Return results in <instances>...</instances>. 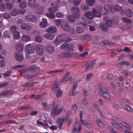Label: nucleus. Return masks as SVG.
I'll return each instance as SVG.
<instances>
[{
	"label": "nucleus",
	"instance_id": "obj_18",
	"mask_svg": "<svg viewBox=\"0 0 133 133\" xmlns=\"http://www.w3.org/2000/svg\"><path fill=\"white\" fill-rule=\"evenodd\" d=\"M125 14L128 17H130L133 15V14L131 10L129 9H127L125 10Z\"/></svg>",
	"mask_w": 133,
	"mask_h": 133
},
{
	"label": "nucleus",
	"instance_id": "obj_11",
	"mask_svg": "<svg viewBox=\"0 0 133 133\" xmlns=\"http://www.w3.org/2000/svg\"><path fill=\"white\" fill-rule=\"evenodd\" d=\"M62 36H58L54 40V42L55 44L58 45L59 43L63 42Z\"/></svg>",
	"mask_w": 133,
	"mask_h": 133
},
{
	"label": "nucleus",
	"instance_id": "obj_33",
	"mask_svg": "<svg viewBox=\"0 0 133 133\" xmlns=\"http://www.w3.org/2000/svg\"><path fill=\"white\" fill-rule=\"evenodd\" d=\"M2 17L5 19H9L10 18L11 16L9 14L5 12L2 14Z\"/></svg>",
	"mask_w": 133,
	"mask_h": 133
},
{
	"label": "nucleus",
	"instance_id": "obj_42",
	"mask_svg": "<svg viewBox=\"0 0 133 133\" xmlns=\"http://www.w3.org/2000/svg\"><path fill=\"white\" fill-rule=\"evenodd\" d=\"M121 101L123 103L125 104L126 105H130V103L129 101L125 99H122Z\"/></svg>",
	"mask_w": 133,
	"mask_h": 133
},
{
	"label": "nucleus",
	"instance_id": "obj_26",
	"mask_svg": "<svg viewBox=\"0 0 133 133\" xmlns=\"http://www.w3.org/2000/svg\"><path fill=\"white\" fill-rule=\"evenodd\" d=\"M100 11L101 13L104 15L107 14H108V10L105 8V5L104 8H102L100 9Z\"/></svg>",
	"mask_w": 133,
	"mask_h": 133
},
{
	"label": "nucleus",
	"instance_id": "obj_48",
	"mask_svg": "<svg viewBox=\"0 0 133 133\" xmlns=\"http://www.w3.org/2000/svg\"><path fill=\"white\" fill-rule=\"evenodd\" d=\"M123 124H122V125L124 126L127 129H129L130 130H131V128L129 126V125L126 123L125 122H123Z\"/></svg>",
	"mask_w": 133,
	"mask_h": 133
},
{
	"label": "nucleus",
	"instance_id": "obj_58",
	"mask_svg": "<svg viewBox=\"0 0 133 133\" xmlns=\"http://www.w3.org/2000/svg\"><path fill=\"white\" fill-rule=\"evenodd\" d=\"M105 23L108 26L110 27L111 26L112 24V22L109 20H107L106 21Z\"/></svg>",
	"mask_w": 133,
	"mask_h": 133
},
{
	"label": "nucleus",
	"instance_id": "obj_50",
	"mask_svg": "<svg viewBox=\"0 0 133 133\" xmlns=\"http://www.w3.org/2000/svg\"><path fill=\"white\" fill-rule=\"evenodd\" d=\"M35 39L36 41L40 43L42 39L41 37L37 36L35 38Z\"/></svg>",
	"mask_w": 133,
	"mask_h": 133
},
{
	"label": "nucleus",
	"instance_id": "obj_49",
	"mask_svg": "<svg viewBox=\"0 0 133 133\" xmlns=\"http://www.w3.org/2000/svg\"><path fill=\"white\" fill-rule=\"evenodd\" d=\"M47 51L49 52H51L54 50V48L53 47L49 46L46 48Z\"/></svg>",
	"mask_w": 133,
	"mask_h": 133
},
{
	"label": "nucleus",
	"instance_id": "obj_12",
	"mask_svg": "<svg viewBox=\"0 0 133 133\" xmlns=\"http://www.w3.org/2000/svg\"><path fill=\"white\" fill-rule=\"evenodd\" d=\"M92 12L94 17L95 16L97 17H99L101 16V14L99 11L95 8L92 9Z\"/></svg>",
	"mask_w": 133,
	"mask_h": 133
},
{
	"label": "nucleus",
	"instance_id": "obj_57",
	"mask_svg": "<svg viewBox=\"0 0 133 133\" xmlns=\"http://www.w3.org/2000/svg\"><path fill=\"white\" fill-rule=\"evenodd\" d=\"M56 15L58 18H62L63 17V14L60 12H57L56 13Z\"/></svg>",
	"mask_w": 133,
	"mask_h": 133
},
{
	"label": "nucleus",
	"instance_id": "obj_28",
	"mask_svg": "<svg viewBox=\"0 0 133 133\" xmlns=\"http://www.w3.org/2000/svg\"><path fill=\"white\" fill-rule=\"evenodd\" d=\"M72 13H77L79 12V8L77 6H73L71 8Z\"/></svg>",
	"mask_w": 133,
	"mask_h": 133
},
{
	"label": "nucleus",
	"instance_id": "obj_61",
	"mask_svg": "<svg viewBox=\"0 0 133 133\" xmlns=\"http://www.w3.org/2000/svg\"><path fill=\"white\" fill-rule=\"evenodd\" d=\"M125 109L128 111L131 112H133V109L129 106H126L125 107Z\"/></svg>",
	"mask_w": 133,
	"mask_h": 133
},
{
	"label": "nucleus",
	"instance_id": "obj_27",
	"mask_svg": "<svg viewBox=\"0 0 133 133\" xmlns=\"http://www.w3.org/2000/svg\"><path fill=\"white\" fill-rule=\"evenodd\" d=\"M57 10V7H55L54 6H51L50 7L49 9V11L51 13H55Z\"/></svg>",
	"mask_w": 133,
	"mask_h": 133
},
{
	"label": "nucleus",
	"instance_id": "obj_43",
	"mask_svg": "<svg viewBox=\"0 0 133 133\" xmlns=\"http://www.w3.org/2000/svg\"><path fill=\"white\" fill-rule=\"evenodd\" d=\"M62 49H65L69 47V44L68 43H65L62 44L60 46Z\"/></svg>",
	"mask_w": 133,
	"mask_h": 133
},
{
	"label": "nucleus",
	"instance_id": "obj_63",
	"mask_svg": "<svg viewBox=\"0 0 133 133\" xmlns=\"http://www.w3.org/2000/svg\"><path fill=\"white\" fill-rule=\"evenodd\" d=\"M5 9L4 4L3 3H1L0 4V10L2 11H4Z\"/></svg>",
	"mask_w": 133,
	"mask_h": 133
},
{
	"label": "nucleus",
	"instance_id": "obj_19",
	"mask_svg": "<svg viewBox=\"0 0 133 133\" xmlns=\"http://www.w3.org/2000/svg\"><path fill=\"white\" fill-rule=\"evenodd\" d=\"M111 124L114 127L117 129L119 130L122 131L123 130L122 128L120 126L118 123L113 122L111 123Z\"/></svg>",
	"mask_w": 133,
	"mask_h": 133
},
{
	"label": "nucleus",
	"instance_id": "obj_44",
	"mask_svg": "<svg viewBox=\"0 0 133 133\" xmlns=\"http://www.w3.org/2000/svg\"><path fill=\"white\" fill-rule=\"evenodd\" d=\"M121 20L123 22L127 23H130L131 22V20L130 19L124 17L122 18Z\"/></svg>",
	"mask_w": 133,
	"mask_h": 133
},
{
	"label": "nucleus",
	"instance_id": "obj_35",
	"mask_svg": "<svg viewBox=\"0 0 133 133\" xmlns=\"http://www.w3.org/2000/svg\"><path fill=\"white\" fill-rule=\"evenodd\" d=\"M44 8L43 7H41L37 9L36 13L39 15L41 14L44 11Z\"/></svg>",
	"mask_w": 133,
	"mask_h": 133
},
{
	"label": "nucleus",
	"instance_id": "obj_10",
	"mask_svg": "<svg viewBox=\"0 0 133 133\" xmlns=\"http://www.w3.org/2000/svg\"><path fill=\"white\" fill-rule=\"evenodd\" d=\"M102 96L108 101H111L112 100V96L108 92L104 93V94H102Z\"/></svg>",
	"mask_w": 133,
	"mask_h": 133
},
{
	"label": "nucleus",
	"instance_id": "obj_8",
	"mask_svg": "<svg viewBox=\"0 0 133 133\" xmlns=\"http://www.w3.org/2000/svg\"><path fill=\"white\" fill-rule=\"evenodd\" d=\"M14 56L15 59L17 61H21L23 59V56L20 53H15Z\"/></svg>",
	"mask_w": 133,
	"mask_h": 133
},
{
	"label": "nucleus",
	"instance_id": "obj_6",
	"mask_svg": "<svg viewBox=\"0 0 133 133\" xmlns=\"http://www.w3.org/2000/svg\"><path fill=\"white\" fill-rule=\"evenodd\" d=\"M61 27L63 30H68L69 26L68 23L64 19H62V23L61 24Z\"/></svg>",
	"mask_w": 133,
	"mask_h": 133
},
{
	"label": "nucleus",
	"instance_id": "obj_59",
	"mask_svg": "<svg viewBox=\"0 0 133 133\" xmlns=\"http://www.w3.org/2000/svg\"><path fill=\"white\" fill-rule=\"evenodd\" d=\"M26 12V10L24 9H21L18 11V13L20 14H23Z\"/></svg>",
	"mask_w": 133,
	"mask_h": 133
},
{
	"label": "nucleus",
	"instance_id": "obj_20",
	"mask_svg": "<svg viewBox=\"0 0 133 133\" xmlns=\"http://www.w3.org/2000/svg\"><path fill=\"white\" fill-rule=\"evenodd\" d=\"M108 90L106 88L104 87H102L100 88L99 91V94H100L101 92L102 93V94H104V93L108 92Z\"/></svg>",
	"mask_w": 133,
	"mask_h": 133
},
{
	"label": "nucleus",
	"instance_id": "obj_9",
	"mask_svg": "<svg viewBox=\"0 0 133 133\" xmlns=\"http://www.w3.org/2000/svg\"><path fill=\"white\" fill-rule=\"evenodd\" d=\"M84 16L88 19L91 20L94 18L93 14L92 12L88 11L84 14Z\"/></svg>",
	"mask_w": 133,
	"mask_h": 133
},
{
	"label": "nucleus",
	"instance_id": "obj_41",
	"mask_svg": "<svg viewBox=\"0 0 133 133\" xmlns=\"http://www.w3.org/2000/svg\"><path fill=\"white\" fill-rule=\"evenodd\" d=\"M28 68L29 69L32 70H35L36 69L38 70H39V68L35 65H32L31 66H30Z\"/></svg>",
	"mask_w": 133,
	"mask_h": 133
},
{
	"label": "nucleus",
	"instance_id": "obj_46",
	"mask_svg": "<svg viewBox=\"0 0 133 133\" xmlns=\"http://www.w3.org/2000/svg\"><path fill=\"white\" fill-rule=\"evenodd\" d=\"M62 41L63 42H69L71 41V39L69 37H65L64 38L62 37Z\"/></svg>",
	"mask_w": 133,
	"mask_h": 133
},
{
	"label": "nucleus",
	"instance_id": "obj_22",
	"mask_svg": "<svg viewBox=\"0 0 133 133\" xmlns=\"http://www.w3.org/2000/svg\"><path fill=\"white\" fill-rule=\"evenodd\" d=\"M85 2L88 5L91 6L95 4V0H85Z\"/></svg>",
	"mask_w": 133,
	"mask_h": 133
},
{
	"label": "nucleus",
	"instance_id": "obj_47",
	"mask_svg": "<svg viewBox=\"0 0 133 133\" xmlns=\"http://www.w3.org/2000/svg\"><path fill=\"white\" fill-rule=\"evenodd\" d=\"M72 15L75 19L78 18L80 16L79 12L77 13H72Z\"/></svg>",
	"mask_w": 133,
	"mask_h": 133
},
{
	"label": "nucleus",
	"instance_id": "obj_60",
	"mask_svg": "<svg viewBox=\"0 0 133 133\" xmlns=\"http://www.w3.org/2000/svg\"><path fill=\"white\" fill-rule=\"evenodd\" d=\"M11 71H9L4 74H2L3 75V77H8L11 74Z\"/></svg>",
	"mask_w": 133,
	"mask_h": 133
},
{
	"label": "nucleus",
	"instance_id": "obj_56",
	"mask_svg": "<svg viewBox=\"0 0 133 133\" xmlns=\"http://www.w3.org/2000/svg\"><path fill=\"white\" fill-rule=\"evenodd\" d=\"M64 121V118H62L61 119H58L57 120L58 124L61 125L63 123Z\"/></svg>",
	"mask_w": 133,
	"mask_h": 133
},
{
	"label": "nucleus",
	"instance_id": "obj_34",
	"mask_svg": "<svg viewBox=\"0 0 133 133\" xmlns=\"http://www.w3.org/2000/svg\"><path fill=\"white\" fill-rule=\"evenodd\" d=\"M41 96L40 95H36L34 94L31 95L29 96L30 98H34L36 99H38L41 98Z\"/></svg>",
	"mask_w": 133,
	"mask_h": 133
},
{
	"label": "nucleus",
	"instance_id": "obj_21",
	"mask_svg": "<svg viewBox=\"0 0 133 133\" xmlns=\"http://www.w3.org/2000/svg\"><path fill=\"white\" fill-rule=\"evenodd\" d=\"M62 19H58L56 20L54 19L53 22H54L56 25L59 26H61V24L62 23Z\"/></svg>",
	"mask_w": 133,
	"mask_h": 133
},
{
	"label": "nucleus",
	"instance_id": "obj_53",
	"mask_svg": "<svg viewBox=\"0 0 133 133\" xmlns=\"http://www.w3.org/2000/svg\"><path fill=\"white\" fill-rule=\"evenodd\" d=\"M45 15L48 17L51 18H54L55 16L54 14L50 13H46L45 14Z\"/></svg>",
	"mask_w": 133,
	"mask_h": 133
},
{
	"label": "nucleus",
	"instance_id": "obj_62",
	"mask_svg": "<svg viewBox=\"0 0 133 133\" xmlns=\"http://www.w3.org/2000/svg\"><path fill=\"white\" fill-rule=\"evenodd\" d=\"M93 74L92 73H90L88 74L87 75L86 79L87 80H89L91 78V77L93 76Z\"/></svg>",
	"mask_w": 133,
	"mask_h": 133
},
{
	"label": "nucleus",
	"instance_id": "obj_5",
	"mask_svg": "<svg viewBox=\"0 0 133 133\" xmlns=\"http://www.w3.org/2000/svg\"><path fill=\"white\" fill-rule=\"evenodd\" d=\"M25 19L32 22H34L37 19V17L35 15H29L25 16Z\"/></svg>",
	"mask_w": 133,
	"mask_h": 133
},
{
	"label": "nucleus",
	"instance_id": "obj_54",
	"mask_svg": "<svg viewBox=\"0 0 133 133\" xmlns=\"http://www.w3.org/2000/svg\"><path fill=\"white\" fill-rule=\"evenodd\" d=\"M6 7L8 10H10L12 8V4L10 3H8L6 4Z\"/></svg>",
	"mask_w": 133,
	"mask_h": 133
},
{
	"label": "nucleus",
	"instance_id": "obj_16",
	"mask_svg": "<svg viewBox=\"0 0 133 133\" xmlns=\"http://www.w3.org/2000/svg\"><path fill=\"white\" fill-rule=\"evenodd\" d=\"M43 36L45 38L49 40H52L54 38L55 36L53 34L47 33L43 34Z\"/></svg>",
	"mask_w": 133,
	"mask_h": 133
},
{
	"label": "nucleus",
	"instance_id": "obj_17",
	"mask_svg": "<svg viewBox=\"0 0 133 133\" xmlns=\"http://www.w3.org/2000/svg\"><path fill=\"white\" fill-rule=\"evenodd\" d=\"M47 32L50 33H54L56 32V28L53 26L49 27L46 29Z\"/></svg>",
	"mask_w": 133,
	"mask_h": 133
},
{
	"label": "nucleus",
	"instance_id": "obj_36",
	"mask_svg": "<svg viewBox=\"0 0 133 133\" xmlns=\"http://www.w3.org/2000/svg\"><path fill=\"white\" fill-rule=\"evenodd\" d=\"M114 8L115 11L118 12L122 9V7L118 5H116L114 6Z\"/></svg>",
	"mask_w": 133,
	"mask_h": 133
},
{
	"label": "nucleus",
	"instance_id": "obj_45",
	"mask_svg": "<svg viewBox=\"0 0 133 133\" xmlns=\"http://www.w3.org/2000/svg\"><path fill=\"white\" fill-rule=\"evenodd\" d=\"M96 121L99 126L102 127H105V125L102 123L100 120L97 119L96 120Z\"/></svg>",
	"mask_w": 133,
	"mask_h": 133
},
{
	"label": "nucleus",
	"instance_id": "obj_32",
	"mask_svg": "<svg viewBox=\"0 0 133 133\" xmlns=\"http://www.w3.org/2000/svg\"><path fill=\"white\" fill-rule=\"evenodd\" d=\"M18 11L15 8H14L11 10V14L12 16H15L17 15Z\"/></svg>",
	"mask_w": 133,
	"mask_h": 133
},
{
	"label": "nucleus",
	"instance_id": "obj_25",
	"mask_svg": "<svg viewBox=\"0 0 133 133\" xmlns=\"http://www.w3.org/2000/svg\"><path fill=\"white\" fill-rule=\"evenodd\" d=\"M100 28L104 32L106 31L107 30L106 25L104 23L101 24L100 26Z\"/></svg>",
	"mask_w": 133,
	"mask_h": 133
},
{
	"label": "nucleus",
	"instance_id": "obj_30",
	"mask_svg": "<svg viewBox=\"0 0 133 133\" xmlns=\"http://www.w3.org/2000/svg\"><path fill=\"white\" fill-rule=\"evenodd\" d=\"M105 8L108 10V12L109 11H110L112 13H113L114 12L113 10V6H110L108 5H105Z\"/></svg>",
	"mask_w": 133,
	"mask_h": 133
},
{
	"label": "nucleus",
	"instance_id": "obj_23",
	"mask_svg": "<svg viewBox=\"0 0 133 133\" xmlns=\"http://www.w3.org/2000/svg\"><path fill=\"white\" fill-rule=\"evenodd\" d=\"M81 123H82L83 124L86 125L88 128H90L91 127V125L90 123H88L87 121L85 120H83L81 119H80V120Z\"/></svg>",
	"mask_w": 133,
	"mask_h": 133
},
{
	"label": "nucleus",
	"instance_id": "obj_13",
	"mask_svg": "<svg viewBox=\"0 0 133 133\" xmlns=\"http://www.w3.org/2000/svg\"><path fill=\"white\" fill-rule=\"evenodd\" d=\"M21 27L22 29L26 31L29 30L31 29V27L30 26L25 23L22 24Z\"/></svg>",
	"mask_w": 133,
	"mask_h": 133
},
{
	"label": "nucleus",
	"instance_id": "obj_31",
	"mask_svg": "<svg viewBox=\"0 0 133 133\" xmlns=\"http://www.w3.org/2000/svg\"><path fill=\"white\" fill-rule=\"evenodd\" d=\"M76 32L78 34H81L84 31L83 28L79 26L76 27Z\"/></svg>",
	"mask_w": 133,
	"mask_h": 133
},
{
	"label": "nucleus",
	"instance_id": "obj_7",
	"mask_svg": "<svg viewBox=\"0 0 133 133\" xmlns=\"http://www.w3.org/2000/svg\"><path fill=\"white\" fill-rule=\"evenodd\" d=\"M24 44L21 42L17 43L15 45L16 50L18 52H21L23 50Z\"/></svg>",
	"mask_w": 133,
	"mask_h": 133
},
{
	"label": "nucleus",
	"instance_id": "obj_51",
	"mask_svg": "<svg viewBox=\"0 0 133 133\" xmlns=\"http://www.w3.org/2000/svg\"><path fill=\"white\" fill-rule=\"evenodd\" d=\"M71 108L73 110L75 113H76L77 109V107L76 105V104H74L71 105Z\"/></svg>",
	"mask_w": 133,
	"mask_h": 133
},
{
	"label": "nucleus",
	"instance_id": "obj_64",
	"mask_svg": "<svg viewBox=\"0 0 133 133\" xmlns=\"http://www.w3.org/2000/svg\"><path fill=\"white\" fill-rule=\"evenodd\" d=\"M17 29L16 27L15 26L13 25L11 26V32L12 33L15 32V31H16Z\"/></svg>",
	"mask_w": 133,
	"mask_h": 133
},
{
	"label": "nucleus",
	"instance_id": "obj_39",
	"mask_svg": "<svg viewBox=\"0 0 133 133\" xmlns=\"http://www.w3.org/2000/svg\"><path fill=\"white\" fill-rule=\"evenodd\" d=\"M14 37L15 39H18L20 37V33L18 31L15 32L14 34Z\"/></svg>",
	"mask_w": 133,
	"mask_h": 133
},
{
	"label": "nucleus",
	"instance_id": "obj_40",
	"mask_svg": "<svg viewBox=\"0 0 133 133\" xmlns=\"http://www.w3.org/2000/svg\"><path fill=\"white\" fill-rule=\"evenodd\" d=\"M74 18L71 15L68 16L67 18L68 20L70 22H73L75 21Z\"/></svg>",
	"mask_w": 133,
	"mask_h": 133
},
{
	"label": "nucleus",
	"instance_id": "obj_52",
	"mask_svg": "<svg viewBox=\"0 0 133 133\" xmlns=\"http://www.w3.org/2000/svg\"><path fill=\"white\" fill-rule=\"evenodd\" d=\"M6 62L5 61L3 60H0V67L3 68L5 66Z\"/></svg>",
	"mask_w": 133,
	"mask_h": 133
},
{
	"label": "nucleus",
	"instance_id": "obj_29",
	"mask_svg": "<svg viewBox=\"0 0 133 133\" xmlns=\"http://www.w3.org/2000/svg\"><path fill=\"white\" fill-rule=\"evenodd\" d=\"M36 3L35 0H29L28 1V5L31 7L34 6Z\"/></svg>",
	"mask_w": 133,
	"mask_h": 133
},
{
	"label": "nucleus",
	"instance_id": "obj_1",
	"mask_svg": "<svg viewBox=\"0 0 133 133\" xmlns=\"http://www.w3.org/2000/svg\"><path fill=\"white\" fill-rule=\"evenodd\" d=\"M63 109V107L60 104H57L55 107L52 108L50 112V115L52 116L59 115Z\"/></svg>",
	"mask_w": 133,
	"mask_h": 133
},
{
	"label": "nucleus",
	"instance_id": "obj_55",
	"mask_svg": "<svg viewBox=\"0 0 133 133\" xmlns=\"http://www.w3.org/2000/svg\"><path fill=\"white\" fill-rule=\"evenodd\" d=\"M81 2V0H74L73 1V3L74 5H77L80 4Z\"/></svg>",
	"mask_w": 133,
	"mask_h": 133
},
{
	"label": "nucleus",
	"instance_id": "obj_37",
	"mask_svg": "<svg viewBox=\"0 0 133 133\" xmlns=\"http://www.w3.org/2000/svg\"><path fill=\"white\" fill-rule=\"evenodd\" d=\"M19 6L21 8H25L27 6L26 2L25 1H22V2L19 4Z\"/></svg>",
	"mask_w": 133,
	"mask_h": 133
},
{
	"label": "nucleus",
	"instance_id": "obj_3",
	"mask_svg": "<svg viewBox=\"0 0 133 133\" xmlns=\"http://www.w3.org/2000/svg\"><path fill=\"white\" fill-rule=\"evenodd\" d=\"M55 83L52 87V91L54 92L56 91V95L57 97H60L62 95V91L58 88L57 85L58 82L56 81Z\"/></svg>",
	"mask_w": 133,
	"mask_h": 133
},
{
	"label": "nucleus",
	"instance_id": "obj_2",
	"mask_svg": "<svg viewBox=\"0 0 133 133\" xmlns=\"http://www.w3.org/2000/svg\"><path fill=\"white\" fill-rule=\"evenodd\" d=\"M25 48L26 52L28 54H32L34 51V46L31 43L26 44Z\"/></svg>",
	"mask_w": 133,
	"mask_h": 133
},
{
	"label": "nucleus",
	"instance_id": "obj_15",
	"mask_svg": "<svg viewBox=\"0 0 133 133\" xmlns=\"http://www.w3.org/2000/svg\"><path fill=\"white\" fill-rule=\"evenodd\" d=\"M30 39V37L25 35H23L21 38V40L23 42H27L29 41Z\"/></svg>",
	"mask_w": 133,
	"mask_h": 133
},
{
	"label": "nucleus",
	"instance_id": "obj_24",
	"mask_svg": "<svg viewBox=\"0 0 133 133\" xmlns=\"http://www.w3.org/2000/svg\"><path fill=\"white\" fill-rule=\"evenodd\" d=\"M81 9L84 11H86L89 9V7L88 5L85 4H82L81 6Z\"/></svg>",
	"mask_w": 133,
	"mask_h": 133
},
{
	"label": "nucleus",
	"instance_id": "obj_14",
	"mask_svg": "<svg viewBox=\"0 0 133 133\" xmlns=\"http://www.w3.org/2000/svg\"><path fill=\"white\" fill-rule=\"evenodd\" d=\"M48 25L46 19L43 18L42 21L39 24L40 27L41 28H44Z\"/></svg>",
	"mask_w": 133,
	"mask_h": 133
},
{
	"label": "nucleus",
	"instance_id": "obj_4",
	"mask_svg": "<svg viewBox=\"0 0 133 133\" xmlns=\"http://www.w3.org/2000/svg\"><path fill=\"white\" fill-rule=\"evenodd\" d=\"M35 49L36 53L39 55L43 54L44 51L43 46L40 44H38L36 46Z\"/></svg>",
	"mask_w": 133,
	"mask_h": 133
},
{
	"label": "nucleus",
	"instance_id": "obj_38",
	"mask_svg": "<svg viewBox=\"0 0 133 133\" xmlns=\"http://www.w3.org/2000/svg\"><path fill=\"white\" fill-rule=\"evenodd\" d=\"M10 94V92L8 90L5 91L1 92L0 96H4L7 95H9Z\"/></svg>",
	"mask_w": 133,
	"mask_h": 133
}]
</instances>
